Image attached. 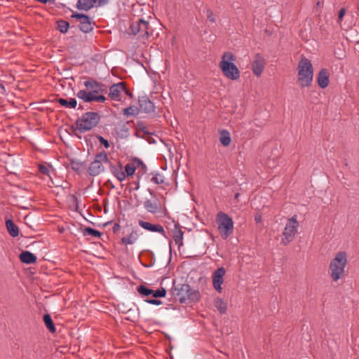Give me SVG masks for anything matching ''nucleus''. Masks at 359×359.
I'll list each match as a JSON object with an SVG mask.
<instances>
[{"mask_svg": "<svg viewBox=\"0 0 359 359\" xmlns=\"http://www.w3.org/2000/svg\"><path fill=\"white\" fill-rule=\"evenodd\" d=\"M6 226L11 236L17 237L19 235V229L12 219H7L6 222Z\"/></svg>", "mask_w": 359, "mask_h": 359, "instance_id": "obj_26", "label": "nucleus"}, {"mask_svg": "<svg viewBox=\"0 0 359 359\" xmlns=\"http://www.w3.org/2000/svg\"><path fill=\"white\" fill-rule=\"evenodd\" d=\"M57 29L61 32V33H66L67 31H68V29L69 27V24L68 22H67L66 20H58L57 22Z\"/></svg>", "mask_w": 359, "mask_h": 359, "instance_id": "obj_33", "label": "nucleus"}, {"mask_svg": "<svg viewBox=\"0 0 359 359\" xmlns=\"http://www.w3.org/2000/svg\"><path fill=\"white\" fill-rule=\"evenodd\" d=\"M108 161V156L107 152L102 151L97 154L95 156V159L90 163L88 172L91 176H97L104 172V163Z\"/></svg>", "mask_w": 359, "mask_h": 359, "instance_id": "obj_8", "label": "nucleus"}, {"mask_svg": "<svg viewBox=\"0 0 359 359\" xmlns=\"http://www.w3.org/2000/svg\"><path fill=\"white\" fill-rule=\"evenodd\" d=\"M139 112L151 113L155 110L154 104L147 96L141 97L139 99Z\"/></svg>", "mask_w": 359, "mask_h": 359, "instance_id": "obj_15", "label": "nucleus"}, {"mask_svg": "<svg viewBox=\"0 0 359 359\" xmlns=\"http://www.w3.org/2000/svg\"><path fill=\"white\" fill-rule=\"evenodd\" d=\"M172 236L175 244L177 245L179 248L183 245L184 231L181 229L178 223L175 224V228L172 231Z\"/></svg>", "mask_w": 359, "mask_h": 359, "instance_id": "obj_19", "label": "nucleus"}, {"mask_svg": "<svg viewBox=\"0 0 359 359\" xmlns=\"http://www.w3.org/2000/svg\"><path fill=\"white\" fill-rule=\"evenodd\" d=\"M57 102L62 107L69 109H74L77 104V102L75 98H70L69 100L64 98H60L57 100Z\"/></svg>", "mask_w": 359, "mask_h": 359, "instance_id": "obj_28", "label": "nucleus"}, {"mask_svg": "<svg viewBox=\"0 0 359 359\" xmlns=\"http://www.w3.org/2000/svg\"><path fill=\"white\" fill-rule=\"evenodd\" d=\"M138 224L147 231L158 233L161 235L165 236V231L163 226L161 224H154L143 220H139Z\"/></svg>", "mask_w": 359, "mask_h": 359, "instance_id": "obj_16", "label": "nucleus"}, {"mask_svg": "<svg viewBox=\"0 0 359 359\" xmlns=\"http://www.w3.org/2000/svg\"><path fill=\"white\" fill-rule=\"evenodd\" d=\"M100 120L97 112H86L76 121V128L80 133H85L95 127Z\"/></svg>", "mask_w": 359, "mask_h": 359, "instance_id": "obj_5", "label": "nucleus"}, {"mask_svg": "<svg viewBox=\"0 0 359 359\" xmlns=\"http://www.w3.org/2000/svg\"><path fill=\"white\" fill-rule=\"evenodd\" d=\"M207 18L209 21L211 22H215L216 21V19L215 18L213 12L210 9H207L205 11Z\"/></svg>", "mask_w": 359, "mask_h": 359, "instance_id": "obj_38", "label": "nucleus"}, {"mask_svg": "<svg viewBox=\"0 0 359 359\" xmlns=\"http://www.w3.org/2000/svg\"><path fill=\"white\" fill-rule=\"evenodd\" d=\"M126 90L123 83H118L112 85L109 88V96L112 100L119 102L121 100V94Z\"/></svg>", "mask_w": 359, "mask_h": 359, "instance_id": "obj_14", "label": "nucleus"}, {"mask_svg": "<svg viewBox=\"0 0 359 359\" xmlns=\"http://www.w3.org/2000/svg\"><path fill=\"white\" fill-rule=\"evenodd\" d=\"M215 306L221 313H225L227 309L226 303L221 298H217L215 301Z\"/></svg>", "mask_w": 359, "mask_h": 359, "instance_id": "obj_30", "label": "nucleus"}, {"mask_svg": "<svg viewBox=\"0 0 359 359\" xmlns=\"http://www.w3.org/2000/svg\"><path fill=\"white\" fill-rule=\"evenodd\" d=\"M346 263V253L343 251L337 252L330 264V276L334 281H337L344 276Z\"/></svg>", "mask_w": 359, "mask_h": 359, "instance_id": "obj_3", "label": "nucleus"}, {"mask_svg": "<svg viewBox=\"0 0 359 359\" xmlns=\"http://www.w3.org/2000/svg\"><path fill=\"white\" fill-rule=\"evenodd\" d=\"M298 81L302 87H309L313 76V69L311 61L305 56H302L297 65Z\"/></svg>", "mask_w": 359, "mask_h": 359, "instance_id": "obj_2", "label": "nucleus"}, {"mask_svg": "<svg viewBox=\"0 0 359 359\" xmlns=\"http://www.w3.org/2000/svg\"><path fill=\"white\" fill-rule=\"evenodd\" d=\"M225 269L220 267L214 271L212 274V285L214 288L219 292H222V285L224 282V276L225 275Z\"/></svg>", "mask_w": 359, "mask_h": 359, "instance_id": "obj_13", "label": "nucleus"}, {"mask_svg": "<svg viewBox=\"0 0 359 359\" xmlns=\"http://www.w3.org/2000/svg\"><path fill=\"white\" fill-rule=\"evenodd\" d=\"M20 259L22 263L30 264L36 262V257L29 251H23L20 255Z\"/></svg>", "mask_w": 359, "mask_h": 359, "instance_id": "obj_22", "label": "nucleus"}, {"mask_svg": "<svg viewBox=\"0 0 359 359\" xmlns=\"http://www.w3.org/2000/svg\"><path fill=\"white\" fill-rule=\"evenodd\" d=\"M140 234L137 230H133L130 233L121 238V243L127 245L134 244L139 238Z\"/></svg>", "mask_w": 359, "mask_h": 359, "instance_id": "obj_21", "label": "nucleus"}, {"mask_svg": "<svg viewBox=\"0 0 359 359\" xmlns=\"http://www.w3.org/2000/svg\"><path fill=\"white\" fill-rule=\"evenodd\" d=\"M129 30L131 34L137 35L140 39H147L153 33L149 21L140 18L132 20Z\"/></svg>", "mask_w": 359, "mask_h": 359, "instance_id": "obj_4", "label": "nucleus"}, {"mask_svg": "<svg viewBox=\"0 0 359 359\" xmlns=\"http://www.w3.org/2000/svg\"><path fill=\"white\" fill-rule=\"evenodd\" d=\"M181 303H186L187 300L196 302L201 299L198 290L191 288L188 284H182L178 293Z\"/></svg>", "mask_w": 359, "mask_h": 359, "instance_id": "obj_9", "label": "nucleus"}, {"mask_svg": "<svg viewBox=\"0 0 359 359\" xmlns=\"http://www.w3.org/2000/svg\"><path fill=\"white\" fill-rule=\"evenodd\" d=\"M72 18H76L79 22L80 29L84 33L90 32L94 27L95 22L93 20L85 14L74 13Z\"/></svg>", "mask_w": 359, "mask_h": 359, "instance_id": "obj_10", "label": "nucleus"}, {"mask_svg": "<svg viewBox=\"0 0 359 359\" xmlns=\"http://www.w3.org/2000/svg\"><path fill=\"white\" fill-rule=\"evenodd\" d=\"M217 223L222 238L226 239L233 233V222L232 219L226 213L220 212L217 216Z\"/></svg>", "mask_w": 359, "mask_h": 359, "instance_id": "obj_7", "label": "nucleus"}, {"mask_svg": "<svg viewBox=\"0 0 359 359\" xmlns=\"http://www.w3.org/2000/svg\"><path fill=\"white\" fill-rule=\"evenodd\" d=\"M151 182L154 184H162L163 182H164V177L158 173V172H156V173H151Z\"/></svg>", "mask_w": 359, "mask_h": 359, "instance_id": "obj_32", "label": "nucleus"}, {"mask_svg": "<svg viewBox=\"0 0 359 359\" xmlns=\"http://www.w3.org/2000/svg\"><path fill=\"white\" fill-rule=\"evenodd\" d=\"M137 292L145 297L152 295L154 294V290L149 289L144 285H140L137 288Z\"/></svg>", "mask_w": 359, "mask_h": 359, "instance_id": "obj_35", "label": "nucleus"}, {"mask_svg": "<svg viewBox=\"0 0 359 359\" xmlns=\"http://www.w3.org/2000/svg\"><path fill=\"white\" fill-rule=\"evenodd\" d=\"M330 74L326 69H322L317 77L318 84L321 88H325L329 84Z\"/></svg>", "mask_w": 359, "mask_h": 359, "instance_id": "obj_18", "label": "nucleus"}, {"mask_svg": "<svg viewBox=\"0 0 359 359\" xmlns=\"http://www.w3.org/2000/svg\"><path fill=\"white\" fill-rule=\"evenodd\" d=\"M261 219H262V217H261V215H257L255 217V220L256 221V222H261Z\"/></svg>", "mask_w": 359, "mask_h": 359, "instance_id": "obj_44", "label": "nucleus"}, {"mask_svg": "<svg viewBox=\"0 0 359 359\" xmlns=\"http://www.w3.org/2000/svg\"><path fill=\"white\" fill-rule=\"evenodd\" d=\"M144 208L147 210V212L155 214L160 209L161 205L158 202H152L150 200H146L144 203Z\"/></svg>", "mask_w": 359, "mask_h": 359, "instance_id": "obj_24", "label": "nucleus"}, {"mask_svg": "<svg viewBox=\"0 0 359 359\" xmlns=\"http://www.w3.org/2000/svg\"><path fill=\"white\" fill-rule=\"evenodd\" d=\"M84 86L94 94L98 93L101 90L102 85L93 79L87 80L84 82Z\"/></svg>", "mask_w": 359, "mask_h": 359, "instance_id": "obj_23", "label": "nucleus"}, {"mask_svg": "<svg viewBox=\"0 0 359 359\" xmlns=\"http://www.w3.org/2000/svg\"><path fill=\"white\" fill-rule=\"evenodd\" d=\"M139 167H142L144 170L147 168L146 165L140 159L137 158H134L131 163H127L125 166L126 175L128 176L133 175L136 168Z\"/></svg>", "mask_w": 359, "mask_h": 359, "instance_id": "obj_17", "label": "nucleus"}, {"mask_svg": "<svg viewBox=\"0 0 359 359\" xmlns=\"http://www.w3.org/2000/svg\"><path fill=\"white\" fill-rule=\"evenodd\" d=\"M97 139L101 144H102L106 149L109 147V142L102 136H97Z\"/></svg>", "mask_w": 359, "mask_h": 359, "instance_id": "obj_39", "label": "nucleus"}, {"mask_svg": "<svg viewBox=\"0 0 359 359\" xmlns=\"http://www.w3.org/2000/svg\"><path fill=\"white\" fill-rule=\"evenodd\" d=\"M93 93L88 92L85 90H80L76 93V96L79 99L82 100L85 102H93Z\"/></svg>", "mask_w": 359, "mask_h": 359, "instance_id": "obj_27", "label": "nucleus"}, {"mask_svg": "<svg viewBox=\"0 0 359 359\" xmlns=\"http://www.w3.org/2000/svg\"><path fill=\"white\" fill-rule=\"evenodd\" d=\"M109 0H78L76 8L79 10L88 11L94 7H101L107 5Z\"/></svg>", "mask_w": 359, "mask_h": 359, "instance_id": "obj_11", "label": "nucleus"}, {"mask_svg": "<svg viewBox=\"0 0 359 359\" xmlns=\"http://www.w3.org/2000/svg\"><path fill=\"white\" fill-rule=\"evenodd\" d=\"M236 57L231 52H225L221 58L219 67L223 74L231 80L235 81L240 78V71L234 64Z\"/></svg>", "mask_w": 359, "mask_h": 359, "instance_id": "obj_1", "label": "nucleus"}, {"mask_svg": "<svg viewBox=\"0 0 359 359\" xmlns=\"http://www.w3.org/2000/svg\"><path fill=\"white\" fill-rule=\"evenodd\" d=\"M105 100L106 97L104 95H97L96 94H93V101L104 102Z\"/></svg>", "mask_w": 359, "mask_h": 359, "instance_id": "obj_40", "label": "nucleus"}, {"mask_svg": "<svg viewBox=\"0 0 359 359\" xmlns=\"http://www.w3.org/2000/svg\"><path fill=\"white\" fill-rule=\"evenodd\" d=\"M238 197H239V194H238V193L236 194H235V196H234V198H235L236 199H238Z\"/></svg>", "mask_w": 359, "mask_h": 359, "instance_id": "obj_46", "label": "nucleus"}, {"mask_svg": "<svg viewBox=\"0 0 359 359\" xmlns=\"http://www.w3.org/2000/svg\"><path fill=\"white\" fill-rule=\"evenodd\" d=\"M166 295V290L164 287H161L156 290H154L153 297L155 298L165 297Z\"/></svg>", "mask_w": 359, "mask_h": 359, "instance_id": "obj_36", "label": "nucleus"}, {"mask_svg": "<svg viewBox=\"0 0 359 359\" xmlns=\"http://www.w3.org/2000/svg\"><path fill=\"white\" fill-rule=\"evenodd\" d=\"M145 302H147L148 304L154 305H160L162 304V302L161 300L156 299H146Z\"/></svg>", "mask_w": 359, "mask_h": 359, "instance_id": "obj_41", "label": "nucleus"}, {"mask_svg": "<svg viewBox=\"0 0 359 359\" xmlns=\"http://www.w3.org/2000/svg\"><path fill=\"white\" fill-rule=\"evenodd\" d=\"M299 228V222L297 221V216L293 215L291 218L288 219L285 226L283 229L281 243L286 246L291 243L297 233Z\"/></svg>", "mask_w": 359, "mask_h": 359, "instance_id": "obj_6", "label": "nucleus"}, {"mask_svg": "<svg viewBox=\"0 0 359 359\" xmlns=\"http://www.w3.org/2000/svg\"><path fill=\"white\" fill-rule=\"evenodd\" d=\"M265 65L266 62L264 57L261 54L257 53L252 63V70L254 74L257 76H260L264 69Z\"/></svg>", "mask_w": 359, "mask_h": 359, "instance_id": "obj_12", "label": "nucleus"}, {"mask_svg": "<svg viewBox=\"0 0 359 359\" xmlns=\"http://www.w3.org/2000/svg\"><path fill=\"white\" fill-rule=\"evenodd\" d=\"M83 234L85 236L90 235L96 238H100L102 236V233L96 229L91 227H86L84 229Z\"/></svg>", "mask_w": 359, "mask_h": 359, "instance_id": "obj_34", "label": "nucleus"}, {"mask_svg": "<svg viewBox=\"0 0 359 359\" xmlns=\"http://www.w3.org/2000/svg\"><path fill=\"white\" fill-rule=\"evenodd\" d=\"M110 170L119 182H123L126 179V175L123 170V167L121 164L117 165L111 164Z\"/></svg>", "mask_w": 359, "mask_h": 359, "instance_id": "obj_20", "label": "nucleus"}, {"mask_svg": "<svg viewBox=\"0 0 359 359\" xmlns=\"http://www.w3.org/2000/svg\"><path fill=\"white\" fill-rule=\"evenodd\" d=\"M39 169L43 174H48L49 172L48 168L46 165H40Z\"/></svg>", "mask_w": 359, "mask_h": 359, "instance_id": "obj_42", "label": "nucleus"}, {"mask_svg": "<svg viewBox=\"0 0 359 359\" xmlns=\"http://www.w3.org/2000/svg\"><path fill=\"white\" fill-rule=\"evenodd\" d=\"M219 141L224 147H227L231 144V138L230 133L227 130L224 129L219 131Z\"/></svg>", "mask_w": 359, "mask_h": 359, "instance_id": "obj_25", "label": "nucleus"}, {"mask_svg": "<svg viewBox=\"0 0 359 359\" xmlns=\"http://www.w3.org/2000/svg\"><path fill=\"white\" fill-rule=\"evenodd\" d=\"M139 114V109L135 106H130L123 111V114L126 116H135Z\"/></svg>", "mask_w": 359, "mask_h": 359, "instance_id": "obj_31", "label": "nucleus"}, {"mask_svg": "<svg viewBox=\"0 0 359 359\" xmlns=\"http://www.w3.org/2000/svg\"><path fill=\"white\" fill-rule=\"evenodd\" d=\"M123 93H124L126 95H128L130 97H133V93H130V92H129L126 88V90H125V91H123Z\"/></svg>", "mask_w": 359, "mask_h": 359, "instance_id": "obj_45", "label": "nucleus"}, {"mask_svg": "<svg viewBox=\"0 0 359 359\" xmlns=\"http://www.w3.org/2000/svg\"><path fill=\"white\" fill-rule=\"evenodd\" d=\"M43 321H44V323H45L46 327L48 329V330L51 333L55 332L56 329H55V325H54L53 321L49 314L47 313L43 316Z\"/></svg>", "mask_w": 359, "mask_h": 359, "instance_id": "obj_29", "label": "nucleus"}, {"mask_svg": "<svg viewBox=\"0 0 359 359\" xmlns=\"http://www.w3.org/2000/svg\"><path fill=\"white\" fill-rule=\"evenodd\" d=\"M345 13H346V11L344 8H341L339 11V16H338V18L339 20H341L343 17L345 15Z\"/></svg>", "mask_w": 359, "mask_h": 359, "instance_id": "obj_43", "label": "nucleus"}, {"mask_svg": "<svg viewBox=\"0 0 359 359\" xmlns=\"http://www.w3.org/2000/svg\"><path fill=\"white\" fill-rule=\"evenodd\" d=\"M71 166L74 170L79 171L83 167V163L73 160L71 162Z\"/></svg>", "mask_w": 359, "mask_h": 359, "instance_id": "obj_37", "label": "nucleus"}]
</instances>
